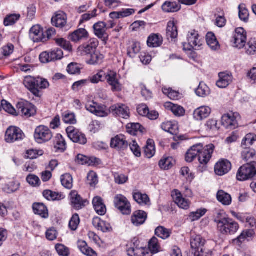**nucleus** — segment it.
Here are the masks:
<instances>
[{
	"instance_id": "1",
	"label": "nucleus",
	"mask_w": 256,
	"mask_h": 256,
	"mask_svg": "<svg viewBox=\"0 0 256 256\" xmlns=\"http://www.w3.org/2000/svg\"><path fill=\"white\" fill-rule=\"evenodd\" d=\"M214 149V146L212 144L205 146L202 144H196L188 150L186 154V160L191 162L198 156L200 164H206L212 158Z\"/></svg>"
},
{
	"instance_id": "2",
	"label": "nucleus",
	"mask_w": 256,
	"mask_h": 256,
	"mask_svg": "<svg viewBox=\"0 0 256 256\" xmlns=\"http://www.w3.org/2000/svg\"><path fill=\"white\" fill-rule=\"evenodd\" d=\"M214 222L216 224L218 230L223 235L234 234L239 228L238 224L224 213H218Z\"/></svg>"
},
{
	"instance_id": "3",
	"label": "nucleus",
	"mask_w": 256,
	"mask_h": 256,
	"mask_svg": "<svg viewBox=\"0 0 256 256\" xmlns=\"http://www.w3.org/2000/svg\"><path fill=\"white\" fill-rule=\"evenodd\" d=\"M24 84L30 92L37 97L40 96V89H45L49 86L47 80L42 78H34L31 76H26Z\"/></svg>"
},
{
	"instance_id": "4",
	"label": "nucleus",
	"mask_w": 256,
	"mask_h": 256,
	"mask_svg": "<svg viewBox=\"0 0 256 256\" xmlns=\"http://www.w3.org/2000/svg\"><path fill=\"white\" fill-rule=\"evenodd\" d=\"M34 136L36 142L42 144L52 139L53 133L47 126L40 125L36 128Z\"/></svg>"
},
{
	"instance_id": "5",
	"label": "nucleus",
	"mask_w": 256,
	"mask_h": 256,
	"mask_svg": "<svg viewBox=\"0 0 256 256\" xmlns=\"http://www.w3.org/2000/svg\"><path fill=\"white\" fill-rule=\"evenodd\" d=\"M127 253L128 256H151L148 249L140 246V241L134 238L128 244Z\"/></svg>"
},
{
	"instance_id": "6",
	"label": "nucleus",
	"mask_w": 256,
	"mask_h": 256,
	"mask_svg": "<svg viewBox=\"0 0 256 256\" xmlns=\"http://www.w3.org/2000/svg\"><path fill=\"white\" fill-rule=\"evenodd\" d=\"M256 174V162L244 164L240 168L236 174L239 181H244L252 178Z\"/></svg>"
},
{
	"instance_id": "7",
	"label": "nucleus",
	"mask_w": 256,
	"mask_h": 256,
	"mask_svg": "<svg viewBox=\"0 0 256 256\" xmlns=\"http://www.w3.org/2000/svg\"><path fill=\"white\" fill-rule=\"evenodd\" d=\"M187 40L188 44H183V49L184 50H192V49L196 48H199L202 45L198 32L194 30L189 31L187 34Z\"/></svg>"
},
{
	"instance_id": "8",
	"label": "nucleus",
	"mask_w": 256,
	"mask_h": 256,
	"mask_svg": "<svg viewBox=\"0 0 256 256\" xmlns=\"http://www.w3.org/2000/svg\"><path fill=\"white\" fill-rule=\"evenodd\" d=\"M206 242V240L200 236L196 235L192 236L190 240L191 247L196 250L194 252V256H209L210 254L204 252L202 248Z\"/></svg>"
},
{
	"instance_id": "9",
	"label": "nucleus",
	"mask_w": 256,
	"mask_h": 256,
	"mask_svg": "<svg viewBox=\"0 0 256 256\" xmlns=\"http://www.w3.org/2000/svg\"><path fill=\"white\" fill-rule=\"evenodd\" d=\"M25 136L22 131L16 126H10L5 134V140L8 143H13L22 140Z\"/></svg>"
},
{
	"instance_id": "10",
	"label": "nucleus",
	"mask_w": 256,
	"mask_h": 256,
	"mask_svg": "<svg viewBox=\"0 0 256 256\" xmlns=\"http://www.w3.org/2000/svg\"><path fill=\"white\" fill-rule=\"evenodd\" d=\"M68 137L74 142L85 144L87 142L86 135L74 126H70L66 129Z\"/></svg>"
},
{
	"instance_id": "11",
	"label": "nucleus",
	"mask_w": 256,
	"mask_h": 256,
	"mask_svg": "<svg viewBox=\"0 0 256 256\" xmlns=\"http://www.w3.org/2000/svg\"><path fill=\"white\" fill-rule=\"evenodd\" d=\"M246 42V32L242 28H238L233 34L232 42L234 46L238 48H243Z\"/></svg>"
},
{
	"instance_id": "12",
	"label": "nucleus",
	"mask_w": 256,
	"mask_h": 256,
	"mask_svg": "<svg viewBox=\"0 0 256 256\" xmlns=\"http://www.w3.org/2000/svg\"><path fill=\"white\" fill-rule=\"evenodd\" d=\"M115 206L124 214H129L131 212L130 204L128 199L122 194H117L114 198Z\"/></svg>"
},
{
	"instance_id": "13",
	"label": "nucleus",
	"mask_w": 256,
	"mask_h": 256,
	"mask_svg": "<svg viewBox=\"0 0 256 256\" xmlns=\"http://www.w3.org/2000/svg\"><path fill=\"white\" fill-rule=\"evenodd\" d=\"M18 113L22 116L28 118L36 114L34 105L28 102H20L16 104Z\"/></svg>"
},
{
	"instance_id": "14",
	"label": "nucleus",
	"mask_w": 256,
	"mask_h": 256,
	"mask_svg": "<svg viewBox=\"0 0 256 256\" xmlns=\"http://www.w3.org/2000/svg\"><path fill=\"white\" fill-rule=\"evenodd\" d=\"M110 112L117 117L124 119H128L130 118V108L125 104L118 103L114 104L110 108Z\"/></svg>"
},
{
	"instance_id": "15",
	"label": "nucleus",
	"mask_w": 256,
	"mask_h": 256,
	"mask_svg": "<svg viewBox=\"0 0 256 256\" xmlns=\"http://www.w3.org/2000/svg\"><path fill=\"white\" fill-rule=\"evenodd\" d=\"M106 82L110 86L112 92H120L122 90V84L115 71L110 70H107Z\"/></svg>"
},
{
	"instance_id": "16",
	"label": "nucleus",
	"mask_w": 256,
	"mask_h": 256,
	"mask_svg": "<svg viewBox=\"0 0 256 256\" xmlns=\"http://www.w3.org/2000/svg\"><path fill=\"white\" fill-rule=\"evenodd\" d=\"M70 200L72 207L76 210L83 208L88 204V201L86 200L83 199L76 190H72L70 192Z\"/></svg>"
},
{
	"instance_id": "17",
	"label": "nucleus",
	"mask_w": 256,
	"mask_h": 256,
	"mask_svg": "<svg viewBox=\"0 0 256 256\" xmlns=\"http://www.w3.org/2000/svg\"><path fill=\"white\" fill-rule=\"evenodd\" d=\"M98 42L97 40H90L87 43L83 44L78 48V52L82 55H92L96 52Z\"/></svg>"
},
{
	"instance_id": "18",
	"label": "nucleus",
	"mask_w": 256,
	"mask_h": 256,
	"mask_svg": "<svg viewBox=\"0 0 256 256\" xmlns=\"http://www.w3.org/2000/svg\"><path fill=\"white\" fill-rule=\"evenodd\" d=\"M172 196L174 202L179 208L184 210H188L190 208V201L184 198L182 194L178 190H174L172 192Z\"/></svg>"
},
{
	"instance_id": "19",
	"label": "nucleus",
	"mask_w": 256,
	"mask_h": 256,
	"mask_svg": "<svg viewBox=\"0 0 256 256\" xmlns=\"http://www.w3.org/2000/svg\"><path fill=\"white\" fill-rule=\"evenodd\" d=\"M86 108L88 111L98 116L104 117L108 115L106 108L99 106L94 101L88 102L86 105Z\"/></svg>"
},
{
	"instance_id": "20",
	"label": "nucleus",
	"mask_w": 256,
	"mask_h": 256,
	"mask_svg": "<svg viewBox=\"0 0 256 256\" xmlns=\"http://www.w3.org/2000/svg\"><path fill=\"white\" fill-rule=\"evenodd\" d=\"M30 36L35 42L46 40V38L44 35L42 28L40 25H35L30 28Z\"/></svg>"
},
{
	"instance_id": "21",
	"label": "nucleus",
	"mask_w": 256,
	"mask_h": 256,
	"mask_svg": "<svg viewBox=\"0 0 256 256\" xmlns=\"http://www.w3.org/2000/svg\"><path fill=\"white\" fill-rule=\"evenodd\" d=\"M110 146L118 150H124L128 147V142L124 136L119 134L112 138Z\"/></svg>"
},
{
	"instance_id": "22",
	"label": "nucleus",
	"mask_w": 256,
	"mask_h": 256,
	"mask_svg": "<svg viewBox=\"0 0 256 256\" xmlns=\"http://www.w3.org/2000/svg\"><path fill=\"white\" fill-rule=\"evenodd\" d=\"M231 168V163L228 160H222L216 164L214 171L217 175L222 176L227 174Z\"/></svg>"
},
{
	"instance_id": "23",
	"label": "nucleus",
	"mask_w": 256,
	"mask_h": 256,
	"mask_svg": "<svg viewBox=\"0 0 256 256\" xmlns=\"http://www.w3.org/2000/svg\"><path fill=\"white\" fill-rule=\"evenodd\" d=\"M232 80L231 74L221 72L218 74V80L216 81V85L219 88H224L232 83Z\"/></svg>"
},
{
	"instance_id": "24",
	"label": "nucleus",
	"mask_w": 256,
	"mask_h": 256,
	"mask_svg": "<svg viewBox=\"0 0 256 256\" xmlns=\"http://www.w3.org/2000/svg\"><path fill=\"white\" fill-rule=\"evenodd\" d=\"M211 113V108L207 106H202L196 108L193 112L194 118L201 121L206 118Z\"/></svg>"
},
{
	"instance_id": "25",
	"label": "nucleus",
	"mask_w": 256,
	"mask_h": 256,
	"mask_svg": "<svg viewBox=\"0 0 256 256\" xmlns=\"http://www.w3.org/2000/svg\"><path fill=\"white\" fill-rule=\"evenodd\" d=\"M92 224L98 230H101L103 232H109L112 230L110 223L102 220L98 217H95L93 218Z\"/></svg>"
},
{
	"instance_id": "26",
	"label": "nucleus",
	"mask_w": 256,
	"mask_h": 256,
	"mask_svg": "<svg viewBox=\"0 0 256 256\" xmlns=\"http://www.w3.org/2000/svg\"><path fill=\"white\" fill-rule=\"evenodd\" d=\"M147 218L146 213L141 210H138L134 212L131 217L132 224L138 226L144 224Z\"/></svg>"
},
{
	"instance_id": "27",
	"label": "nucleus",
	"mask_w": 256,
	"mask_h": 256,
	"mask_svg": "<svg viewBox=\"0 0 256 256\" xmlns=\"http://www.w3.org/2000/svg\"><path fill=\"white\" fill-rule=\"evenodd\" d=\"M53 26L58 28H63L67 22V16L63 12H58L52 18Z\"/></svg>"
},
{
	"instance_id": "28",
	"label": "nucleus",
	"mask_w": 256,
	"mask_h": 256,
	"mask_svg": "<svg viewBox=\"0 0 256 256\" xmlns=\"http://www.w3.org/2000/svg\"><path fill=\"white\" fill-rule=\"evenodd\" d=\"M222 124L227 128H234L238 126L237 120L233 114H224L222 118Z\"/></svg>"
},
{
	"instance_id": "29",
	"label": "nucleus",
	"mask_w": 256,
	"mask_h": 256,
	"mask_svg": "<svg viewBox=\"0 0 256 256\" xmlns=\"http://www.w3.org/2000/svg\"><path fill=\"white\" fill-rule=\"evenodd\" d=\"M92 204L96 212L100 216L106 214V208L103 200L100 196H95L92 200Z\"/></svg>"
},
{
	"instance_id": "30",
	"label": "nucleus",
	"mask_w": 256,
	"mask_h": 256,
	"mask_svg": "<svg viewBox=\"0 0 256 256\" xmlns=\"http://www.w3.org/2000/svg\"><path fill=\"white\" fill-rule=\"evenodd\" d=\"M134 200L142 206H150V201L148 196L146 194L136 191L133 192Z\"/></svg>"
},
{
	"instance_id": "31",
	"label": "nucleus",
	"mask_w": 256,
	"mask_h": 256,
	"mask_svg": "<svg viewBox=\"0 0 256 256\" xmlns=\"http://www.w3.org/2000/svg\"><path fill=\"white\" fill-rule=\"evenodd\" d=\"M126 131L131 135L142 134L145 132V129L139 123L128 124Z\"/></svg>"
},
{
	"instance_id": "32",
	"label": "nucleus",
	"mask_w": 256,
	"mask_h": 256,
	"mask_svg": "<svg viewBox=\"0 0 256 256\" xmlns=\"http://www.w3.org/2000/svg\"><path fill=\"white\" fill-rule=\"evenodd\" d=\"M88 32L84 28H79L69 36V38L74 42H77L88 37Z\"/></svg>"
},
{
	"instance_id": "33",
	"label": "nucleus",
	"mask_w": 256,
	"mask_h": 256,
	"mask_svg": "<svg viewBox=\"0 0 256 256\" xmlns=\"http://www.w3.org/2000/svg\"><path fill=\"white\" fill-rule=\"evenodd\" d=\"M78 249L84 255L87 256H97L96 252L89 247L85 241L79 240L78 242Z\"/></svg>"
},
{
	"instance_id": "34",
	"label": "nucleus",
	"mask_w": 256,
	"mask_h": 256,
	"mask_svg": "<svg viewBox=\"0 0 256 256\" xmlns=\"http://www.w3.org/2000/svg\"><path fill=\"white\" fill-rule=\"evenodd\" d=\"M164 106L171 110L174 114L176 116H183L185 114V110L182 106L174 104L170 102H166L164 104Z\"/></svg>"
},
{
	"instance_id": "35",
	"label": "nucleus",
	"mask_w": 256,
	"mask_h": 256,
	"mask_svg": "<svg viewBox=\"0 0 256 256\" xmlns=\"http://www.w3.org/2000/svg\"><path fill=\"white\" fill-rule=\"evenodd\" d=\"M218 200L224 206H230L232 204V196L223 190H220L216 194Z\"/></svg>"
},
{
	"instance_id": "36",
	"label": "nucleus",
	"mask_w": 256,
	"mask_h": 256,
	"mask_svg": "<svg viewBox=\"0 0 256 256\" xmlns=\"http://www.w3.org/2000/svg\"><path fill=\"white\" fill-rule=\"evenodd\" d=\"M32 208L35 214L40 215L42 218H48V208L43 204H34L32 206Z\"/></svg>"
},
{
	"instance_id": "37",
	"label": "nucleus",
	"mask_w": 256,
	"mask_h": 256,
	"mask_svg": "<svg viewBox=\"0 0 256 256\" xmlns=\"http://www.w3.org/2000/svg\"><path fill=\"white\" fill-rule=\"evenodd\" d=\"M162 36L158 34H152L148 38L147 44L149 47L156 48L160 46L162 42Z\"/></svg>"
},
{
	"instance_id": "38",
	"label": "nucleus",
	"mask_w": 256,
	"mask_h": 256,
	"mask_svg": "<svg viewBox=\"0 0 256 256\" xmlns=\"http://www.w3.org/2000/svg\"><path fill=\"white\" fill-rule=\"evenodd\" d=\"M161 128L165 132L173 135L176 134L178 130V124L175 122L167 121L164 122L161 125Z\"/></svg>"
},
{
	"instance_id": "39",
	"label": "nucleus",
	"mask_w": 256,
	"mask_h": 256,
	"mask_svg": "<svg viewBox=\"0 0 256 256\" xmlns=\"http://www.w3.org/2000/svg\"><path fill=\"white\" fill-rule=\"evenodd\" d=\"M178 35V28L174 20L168 22L166 29V36L168 38H176Z\"/></svg>"
},
{
	"instance_id": "40",
	"label": "nucleus",
	"mask_w": 256,
	"mask_h": 256,
	"mask_svg": "<svg viewBox=\"0 0 256 256\" xmlns=\"http://www.w3.org/2000/svg\"><path fill=\"white\" fill-rule=\"evenodd\" d=\"M180 8V6L176 2L166 1L162 6V10L166 12H176Z\"/></svg>"
},
{
	"instance_id": "41",
	"label": "nucleus",
	"mask_w": 256,
	"mask_h": 256,
	"mask_svg": "<svg viewBox=\"0 0 256 256\" xmlns=\"http://www.w3.org/2000/svg\"><path fill=\"white\" fill-rule=\"evenodd\" d=\"M206 40L208 45L212 50H216L220 48V45L214 33L208 32L206 36Z\"/></svg>"
},
{
	"instance_id": "42",
	"label": "nucleus",
	"mask_w": 256,
	"mask_h": 256,
	"mask_svg": "<svg viewBox=\"0 0 256 256\" xmlns=\"http://www.w3.org/2000/svg\"><path fill=\"white\" fill-rule=\"evenodd\" d=\"M43 196L48 200H60L64 198V196L59 192H54L50 190H45Z\"/></svg>"
},
{
	"instance_id": "43",
	"label": "nucleus",
	"mask_w": 256,
	"mask_h": 256,
	"mask_svg": "<svg viewBox=\"0 0 256 256\" xmlns=\"http://www.w3.org/2000/svg\"><path fill=\"white\" fill-rule=\"evenodd\" d=\"M242 158L246 162H250L256 158V152L253 148H242Z\"/></svg>"
},
{
	"instance_id": "44",
	"label": "nucleus",
	"mask_w": 256,
	"mask_h": 256,
	"mask_svg": "<svg viewBox=\"0 0 256 256\" xmlns=\"http://www.w3.org/2000/svg\"><path fill=\"white\" fill-rule=\"evenodd\" d=\"M256 141V134L250 133L247 134L242 139V148H250L254 143Z\"/></svg>"
},
{
	"instance_id": "45",
	"label": "nucleus",
	"mask_w": 256,
	"mask_h": 256,
	"mask_svg": "<svg viewBox=\"0 0 256 256\" xmlns=\"http://www.w3.org/2000/svg\"><path fill=\"white\" fill-rule=\"evenodd\" d=\"M155 145L153 140H147L146 145L144 149V154L148 158H152L155 154Z\"/></svg>"
},
{
	"instance_id": "46",
	"label": "nucleus",
	"mask_w": 256,
	"mask_h": 256,
	"mask_svg": "<svg viewBox=\"0 0 256 256\" xmlns=\"http://www.w3.org/2000/svg\"><path fill=\"white\" fill-rule=\"evenodd\" d=\"M94 34L99 38L104 36L106 30V24L104 22H98L94 25Z\"/></svg>"
},
{
	"instance_id": "47",
	"label": "nucleus",
	"mask_w": 256,
	"mask_h": 256,
	"mask_svg": "<svg viewBox=\"0 0 256 256\" xmlns=\"http://www.w3.org/2000/svg\"><path fill=\"white\" fill-rule=\"evenodd\" d=\"M172 234V230L164 226H159L155 230V234L163 240L170 238Z\"/></svg>"
},
{
	"instance_id": "48",
	"label": "nucleus",
	"mask_w": 256,
	"mask_h": 256,
	"mask_svg": "<svg viewBox=\"0 0 256 256\" xmlns=\"http://www.w3.org/2000/svg\"><path fill=\"white\" fill-rule=\"evenodd\" d=\"M174 161L172 157L163 158L158 163L159 166L162 170H168L171 168L174 164Z\"/></svg>"
},
{
	"instance_id": "49",
	"label": "nucleus",
	"mask_w": 256,
	"mask_h": 256,
	"mask_svg": "<svg viewBox=\"0 0 256 256\" xmlns=\"http://www.w3.org/2000/svg\"><path fill=\"white\" fill-rule=\"evenodd\" d=\"M54 148L60 152H64L66 149L65 140L60 134H57L56 136Z\"/></svg>"
},
{
	"instance_id": "50",
	"label": "nucleus",
	"mask_w": 256,
	"mask_h": 256,
	"mask_svg": "<svg viewBox=\"0 0 256 256\" xmlns=\"http://www.w3.org/2000/svg\"><path fill=\"white\" fill-rule=\"evenodd\" d=\"M207 210L202 208L197 210L196 212H191L188 216V220L192 222L198 220L204 216Z\"/></svg>"
},
{
	"instance_id": "51",
	"label": "nucleus",
	"mask_w": 256,
	"mask_h": 256,
	"mask_svg": "<svg viewBox=\"0 0 256 256\" xmlns=\"http://www.w3.org/2000/svg\"><path fill=\"white\" fill-rule=\"evenodd\" d=\"M20 14H10L6 16L4 20V24L6 26H11L15 24L20 18Z\"/></svg>"
},
{
	"instance_id": "52",
	"label": "nucleus",
	"mask_w": 256,
	"mask_h": 256,
	"mask_svg": "<svg viewBox=\"0 0 256 256\" xmlns=\"http://www.w3.org/2000/svg\"><path fill=\"white\" fill-rule=\"evenodd\" d=\"M238 10L240 19L245 22H248L249 18V12L245 4H240L238 6Z\"/></svg>"
},
{
	"instance_id": "53",
	"label": "nucleus",
	"mask_w": 256,
	"mask_h": 256,
	"mask_svg": "<svg viewBox=\"0 0 256 256\" xmlns=\"http://www.w3.org/2000/svg\"><path fill=\"white\" fill-rule=\"evenodd\" d=\"M62 185L68 189H71L73 186V180L72 176L69 174H66L61 176L60 178Z\"/></svg>"
},
{
	"instance_id": "54",
	"label": "nucleus",
	"mask_w": 256,
	"mask_h": 256,
	"mask_svg": "<svg viewBox=\"0 0 256 256\" xmlns=\"http://www.w3.org/2000/svg\"><path fill=\"white\" fill-rule=\"evenodd\" d=\"M148 249L152 254H156L160 252V246L158 240L156 237H152L148 242Z\"/></svg>"
},
{
	"instance_id": "55",
	"label": "nucleus",
	"mask_w": 256,
	"mask_h": 256,
	"mask_svg": "<svg viewBox=\"0 0 256 256\" xmlns=\"http://www.w3.org/2000/svg\"><path fill=\"white\" fill-rule=\"evenodd\" d=\"M197 96L200 97H205L210 93L209 88L204 83L200 82L198 88L196 90Z\"/></svg>"
},
{
	"instance_id": "56",
	"label": "nucleus",
	"mask_w": 256,
	"mask_h": 256,
	"mask_svg": "<svg viewBox=\"0 0 256 256\" xmlns=\"http://www.w3.org/2000/svg\"><path fill=\"white\" fill-rule=\"evenodd\" d=\"M104 56L98 52H95L90 55V58L88 60V64H97L102 62Z\"/></svg>"
},
{
	"instance_id": "57",
	"label": "nucleus",
	"mask_w": 256,
	"mask_h": 256,
	"mask_svg": "<svg viewBox=\"0 0 256 256\" xmlns=\"http://www.w3.org/2000/svg\"><path fill=\"white\" fill-rule=\"evenodd\" d=\"M162 90L163 93L171 100H176L180 97L179 92L172 90L171 88L164 87L162 88Z\"/></svg>"
},
{
	"instance_id": "58",
	"label": "nucleus",
	"mask_w": 256,
	"mask_h": 256,
	"mask_svg": "<svg viewBox=\"0 0 256 256\" xmlns=\"http://www.w3.org/2000/svg\"><path fill=\"white\" fill-rule=\"evenodd\" d=\"M44 152L42 150L30 149L26 151L24 157L26 158L34 159L38 156H42Z\"/></svg>"
},
{
	"instance_id": "59",
	"label": "nucleus",
	"mask_w": 256,
	"mask_h": 256,
	"mask_svg": "<svg viewBox=\"0 0 256 256\" xmlns=\"http://www.w3.org/2000/svg\"><path fill=\"white\" fill-rule=\"evenodd\" d=\"M256 52V38H251L248 42L246 47V53L250 55H254Z\"/></svg>"
},
{
	"instance_id": "60",
	"label": "nucleus",
	"mask_w": 256,
	"mask_h": 256,
	"mask_svg": "<svg viewBox=\"0 0 256 256\" xmlns=\"http://www.w3.org/2000/svg\"><path fill=\"white\" fill-rule=\"evenodd\" d=\"M88 184L92 187H94L98 183V176L93 171H90L87 176Z\"/></svg>"
},
{
	"instance_id": "61",
	"label": "nucleus",
	"mask_w": 256,
	"mask_h": 256,
	"mask_svg": "<svg viewBox=\"0 0 256 256\" xmlns=\"http://www.w3.org/2000/svg\"><path fill=\"white\" fill-rule=\"evenodd\" d=\"M130 148L132 152L136 157L141 156L140 148L136 140H132L129 142Z\"/></svg>"
},
{
	"instance_id": "62",
	"label": "nucleus",
	"mask_w": 256,
	"mask_h": 256,
	"mask_svg": "<svg viewBox=\"0 0 256 256\" xmlns=\"http://www.w3.org/2000/svg\"><path fill=\"white\" fill-rule=\"evenodd\" d=\"M2 108L8 113L14 115L16 116V112L14 108L10 104L8 103L6 100H2L1 101Z\"/></svg>"
},
{
	"instance_id": "63",
	"label": "nucleus",
	"mask_w": 256,
	"mask_h": 256,
	"mask_svg": "<svg viewBox=\"0 0 256 256\" xmlns=\"http://www.w3.org/2000/svg\"><path fill=\"white\" fill-rule=\"evenodd\" d=\"M55 248L58 254L60 256H68L70 255L68 248L62 244H56Z\"/></svg>"
},
{
	"instance_id": "64",
	"label": "nucleus",
	"mask_w": 256,
	"mask_h": 256,
	"mask_svg": "<svg viewBox=\"0 0 256 256\" xmlns=\"http://www.w3.org/2000/svg\"><path fill=\"white\" fill-rule=\"evenodd\" d=\"M56 42L58 45L66 50L70 51L72 50V47L70 42L63 38L56 39Z\"/></svg>"
}]
</instances>
